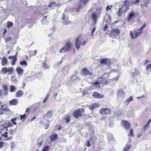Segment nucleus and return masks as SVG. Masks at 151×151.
Here are the masks:
<instances>
[{
    "label": "nucleus",
    "mask_w": 151,
    "mask_h": 151,
    "mask_svg": "<svg viewBox=\"0 0 151 151\" xmlns=\"http://www.w3.org/2000/svg\"><path fill=\"white\" fill-rule=\"evenodd\" d=\"M89 0H80L79 1L78 7L73 8V10L76 12H79L81 9H83V5L85 6L88 3Z\"/></svg>",
    "instance_id": "obj_1"
},
{
    "label": "nucleus",
    "mask_w": 151,
    "mask_h": 151,
    "mask_svg": "<svg viewBox=\"0 0 151 151\" xmlns=\"http://www.w3.org/2000/svg\"><path fill=\"white\" fill-rule=\"evenodd\" d=\"M84 112V109L83 108L78 109L75 110L73 113V116L76 118L78 119L82 116V113Z\"/></svg>",
    "instance_id": "obj_2"
},
{
    "label": "nucleus",
    "mask_w": 151,
    "mask_h": 151,
    "mask_svg": "<svg viewBox=\"0 0 151 151\" xmlns=\"http://www.w3.org/2000/svg\"><path fill=\"white\" fill-rule=\"evenodd\" d=\"M80 78L79 77H77L75 75H73L70 78V80L68 84L69 86H71L72 84L76 83L80 80Z\"/></svg>",
    "instance_id": "obj_3"
},
{
    "label": "nucleus",
    "mask_w": 151,
    "mask_h": 151,
    "mask_svg": "<svg viewBox=\"0 0 151 151\" xmlns=\"http://www.w3.org/2000/svg\"><path fill=\"white\" fill-rule=\"evenodd\" d=\"M120 33V31L119 29H114L111 31L110 36L114 38H118Z\"/></svg>",
    "instance_id": "obj_4"
},
{
    "label": "nucleus",
    "mask_w": 151,
    "mask_h": 151,
    "mask_svg": "<svg viewBox=\"0 0 151 151\" xmlns=\"http://www.w3.org/2000/svg\"><path fill=\"white\" fill-rule=\"evenodd\" d=\"M100 14L98 12H93L91 13V17L93 19V24L95 26L97 22V19L99 18Z\"/></svg>",
    "instance_id": "obj_5"
},
{
    "label": "nucleus",
    "mask_w": 151,
    "mask_h": 151,
    "mask_svg": "<svg viewBox=\"0 0 151 151\" xmlns=\"http://www.w3.org/2000/svg\"><path fill=\"white\" fill-rule=\"evenodd\" d=\"M14 70V69L12 67H10L9 69H7L6 67H4L1 70V73L5 74L8 72L9 74H11L12 73Z\"/></svg>",
    "instance_id": "obj_6"
},
{
    "label": "nucleus",
    "mask_w": 151,
    "mask_h": 151,
    "mask_svg": "<svg viewBox=\"0 0 151 151\" xmlns=\"http://www.w3.org/2000/svg\"><path fill=\"white\" fill-rule=\"evenodd\" d=\"M68 17L67 14H65V12L63 14V17H62V19L63 20V23L65 25L68 24L69 23V22L68 20Z\"/></svg>",
    "instance_id": "obj_7"
},
{
    "label": "nucleus",
    "mask_w": 151,
    "mask_h": 151,
    "mask_svg": "<svg viewBox=\"0 0 151 151\" xmlns=\"http://www.w3.org/2000/svg\"><path fill=\"white\" fill-rule=\"evenodd\" d=\"M100 113L103 115H107L110 114V110L108 108H102L100 111Z\"/></svg>",
    "instance_id": "obj_8"
},
{
    "label": "nucleus",
    "mask_w": 151,
    "mask_h": 151,
    "mask_svg": "<svg viewBox=\"0 0 151 151\" xmlns=\"http://www.w3.org/2000/svg\"><path fill=\"white\" fill-rule=\"evenodd\" d=\"M79 41V38H77L76 41L75 43V46L77 50H78L80 48V45L84 46L86 43V41H84L82 43H80L78 45V42Z\"/></svg>",
    "instance_id": "obj_9"
},
{
    "label": "nucleus",
    "mask_w": 151,
    "mask_h": 151,
    "mask_svg": "<svg viewBox=\"0 0 151 151\" xmlns=\"http://www.w3.org/2000/svg\"><path fill=\"white\" fill-rule=\"evenodd\" d=\"M127 10V9H125L122 7V8L118 9V11L116 12V14L118 17H120L123 12L125 13Z\"/></svg>",
    "instance_id": "obj_10"
},
{
    "label": "nucleus",
    "mask_w": 151,
    "mask_h": 151,
    "mask_svg": "<svg viewBox=\"0 0 151 151\" xmlns=\"http://www.w3.org/2000/svg\"><path fill=\"white\" fill-rule=\"evenodd\" d=\"M42 139V135H41L37 139L36 144L37 145V147H40L42 145V143L43 142V139Z\"/></svg>",
    "instance_id": "obj_11"
},
{
    "label": "nucleus",
    "mask_w": 151,
    "mask_h": 151,
    "mask_svg": "<svg viewBox=\"0 0 151 151\" xmlns=\"http://www.w3.org/2000/svg\"><path fill=\"white\" fill-rule=\"evenodd\" d=\"M133 0H125L123 4V6L122 7L125 9H127V10L128 9V7L127 6V5L131 2L132 4L133 3Z\"/></svg>",
    "instance_id": "obj_12"
},
{
    "label": "nucleus",
    "mask_w": 151,
    "mask_h": 151,
    "mask_svg": "<svg viewBox=\"0 0 151 151\" xmlns=\"http://www.w3.org/2000/svg\"><path fill=\"white\" fill-rule=\"evenodd\" d=\"M122 127L127 129H129L130 127V125L128 122L126 121H123L122 122Z\"/></svg>",
    "instance_id": "obj_13"
},
{
    "label": "nucleus",
    "mask_w": 151,
    "mask_h": 151,
    "mask_svg": "<svg viewBox=\"0 0 151 151\" xmlns=\"http://www.w3.org/2000/svg\"><path fill=\"white\" fill-rule=\"evenodd\" d=\"M93 96L96 98H101L104 97V95L101 94L96 92H94L93 93Z\"/></svg>",
    "instance_id": "obj_14"
},
{
    "label": "nucleus",
    "mask_w": 151,
    "mask_h": 151,
    "mask_svg": "<svg viewBox=\"0 0 151 151\" xmlns=\"http://www.w3.org/2000/svg\"><path fill=\"white\" fill-rule=\"evenodd\" d=\"M133 100V96H130L129 98L128 99L126 100L124 102V105L125 106H127L129 105V103L130 101H132Z\"/></svg>",
    "instance_id": "obj_15"
},
{
    "label": "nucleus",
    "mask_w": 151,
    "mask_h": 151,
    "mask_svg": "<svg viewBox=\"0 0 151 151\" xmlns=\"http://www.w3.org/2000/svg\"><path fill=\"white\" fill-rule=\"evenodd\" d=\"M82 72L84 75H91L93 73H91L86 68H84L82 70Z\"/></svg>",
    "instance_id": "obj_16"
},
{
    "label": "nucleus",
    "mask_w": 151,
    "mask_h": 151,
    "mask_svg": "<svg viewBox=\"0 0 151 151\" xmlns=\"http://www.w3.org/2000/svg\"><path fill=\"white\" fill-rule=\"evenodd\" d=\"M53 115V111L50 110L46 113L44 116L45 118H50Z\"/></svg>",
    "instance_id": "obj_17"
},
{
    "label": "nucleus",
    "mask_w": 151,
    "mask_h": 151,
    "mask_svg": "<svg viewBox=\"0 0 151 151\" xmlns=\"http://www.w3.org/2000/svg\"><path fill=\"white\" fill-rule=\"evenodd\" d=\"M72 46V44L69 42H68L66 43L65 45L63 47L64 49H65V50H67L68 51L71 48Z\"/></svg>",
    "instance_id": "obj_18"
},
{
    "label": "nucleus",
    "mask_w": 151,
    "mask_h": 151,
    "mask_svg": "<svg viewBox=\"0 0 151 151\" xmlns=\"http://www.w3.org/2000/svg\"><path fill=\"white\" fill-rule=\"evenodd\" d=\"M117 96L118 97H124V93L123 91L120 90H118L117 92Z\"/></svg>",
    "instance_id": "obj_19"
},
{
    "label": "nucleus",
    "mask_w": 151,
    "mask_h": 151,
    "mask_svg": "<svg viewBox=\"0 0 151 151\" xmlns=\"http://www.w3.org/2000/svg\"><path fill=\"white\" fill-rule=\"evenodd\" d=\"M16 70L18 74L19 75H20L22 74L24 71V70L21 68L18 67L16 69Z\"/></svg>",
    "instance_id": "obj_20"
},
{
    "label": "nucleus",
    "mask_w": 151,
    "mask_h": 151,
    "mask_svg": "<svg viewBox=\"0 0 151 151\" xmlns=\"http://www.w3.org/2000/svg\"><path fill=\"white\" fill-rule=\"evenodd\" d=\"M135 17V16L134 12H131L129 13L128 15V20L129 21L132 18Z\"/></svg>",
    "instance_id": "obj_21"
},
{
    "label": "nucleus",
    "mask_w": 151,
    "mask_h": 151,
    "mask_svg": "<svg viewBox=\"0 0 151 151\" xmlns=\"http://www.w3.org/2000/svg\"><path fill=\"white\" fill-rule=\"evenodd\" d=\"M50 139L51 141L55 140L58 139V136L56 133L52 134L51 137Z\"/></svg>",
    "instance_id": "obj_22"
},
{
    "label": "nucleus",
    "mask_w": 151,
    "mask_h": 151,
    "mask_svg": "<svg viewBox=\"0 0 151 151\" xmlns=\"http://www.w3.org/2000/svg\"><path fill=\"white\" fill-rule=\"evenodd\" d=\"M18 101L17 99H14L10 101V104L12 105H16L18 104Z\"/></svg>",
    "instance_id": "obj_23"
},
{
    "label": "nucleus",
    "mask_w": 151,
    "mask_h": 151,
    "mask_svg": "<svg viewBox=\"0 0 151 151\" xmlns=\"http://www.w3.org/2000/svg\"><path fill=\"white\" fill-rule=\"evenodd\" d=\"M2 65L3 66H6V65L7 63V59L5 57L2 58Z\"/></svg>",
    "instance_id": "obj_24"
},
{
    "label": "nucleus",
    "mask_w": 151,
    "mask_h": 151,
    "mask_svg": "<svg viewBox=\"0 0 151 151\" xmlns=\"http://www.w3.org/2000/svg\"><path fill=\"white\" fill-rule=\"evenodd\" d=\"M24 94L23 92L21 90L18 91L16 93V96L17 97H20L22 96Z\"/></svg>",
    "instance_id": "obj_25"
},
{
    "label": "nucleus",
    "mask_w": 151,
    "mask_h": 151,
    "mask_svg": "<svg viewBox=\"0 0 151 151\" xmlns=\"http://www.w3.org/2000/svg\"><path fill=\"white\" fill-rule=\"evenodd\" d=\"M100 84L99 81L95 82L92 83V85L95 86L96 88L97 89L99 88Z\"/></svg>",
    "instance_id": "obj_26"
},
{
    "label": "nucleus",
    "mask_w": 151,
    "mask_h": 151,
    "mask_svg": "<svg viewBox=\"0 0 151 151\" xmlns=\"http://www.w3.org/2000/svg\"><path fill=\"white\" fill-rule=\"evenodd\" d=\"M130 36L132 38L135 39L136 37H137V35H136V34L135 33H134V32L133 33L132 31H130Z\"/></svg>",
    "instance_id": "obj_27"
},
{
    "label": "nucleus",
    "mask_w": 151,
    "mask_h": 151,
    "mask_svg": "<svg viewBox=\"0 0 151 151\" xmlns=\"http://www.w3.org/2000/svg\"><path fill=\"white\" fill-rule=\"evenodd\" d=\"M56 3L55 2H53L52 3H50L48 5V7L50 8L51 9H54L56 6Z\"/></svg>",
    "instance_id": "obj_28"
},
{
    "label": "nucleus",
    "mask_w": 151,
    "mask_h": 151,
    "mask_svg": "<svg viewBox=\"0 0 151 151\" xmlns=\"http://www.w3.org/2000/svg\"><path fill=\"white\" fill-rule=\"evenodd\" d=\"M107 59H103L101 60L100 62L101 64H107Z\"/></svg>",
    "instance_id": "obj_29"
},
{
    "label": "nucleus",
    "mask_w": 151,
    "mask_h": 151,
    "mask_svg": "<svg viewBox=\"0 0 151 151\" xmlns=\"http://www.w3.org/2000/svg\"><path fill=\"white\" fill-rule=\"evenodd\" d=\"M104 19L106 20V21H110L111 17L109 15L106 14L104 18Z\"/></svg>",
    "instance_id": "obj_30"
},
{
    "label": "nucleus",
    "mask_w": 151,
    "mask_h": 151,
    "mask_svg": "<svg viewBox=\"0 0 151 151\" xmlns=\"http://www.w3.org/2000/svg\"><path fill=\"white\" fill-rule=\"evenodd\" d=\"M50 149V147L49 145H46L43 148L42 151H49Z\"/></svg>",
    "instance_id": "obj_31"
},
{
    "label": "nucleus",
    "mask_w": 151,
    "mask_h": 151,
    "mask_svg": "<svg viewBox=\"0 0 151 151\" xmlns=\"http://www.w3.org/2000/svg\"><path fill=\"white\" fill-rule=\"evenodd\" d=\"M13 25V22H11L8 21L7 23V27L9 28L12 27Z\"/></svg>",
    "instance_id": "obj_32"
},
{
    "label": "nucleus",
    "mask_w": 151,
    "mask_h": 151,
    "mask_svg": "<svg viewBox=\"0 0 151 151\" xmlns=\"http://www.w3.org/2000/svg\"><path fill=\"white\" fill-rule=\"evenodd\" d=\"M131 146L130 145L127 144L124 147V151H127Z\"/></svg>",
    "instance_id": "obj_33"
},
{
    "label": "nucleus",
    "mask_w": 151,
    "mask_h": 151,
    "mask_svg": "<svg viewBox=\"0 0 151 151\" xmlns=\"http://www.w3.org/2000/svg\"><path fill=\"white\" fill-rule=\"evenodd\" d=\"M147 71L151 72V63L148 65L146 67Z\"/></svg>",
    "instance_id": "obj_34"
},
{
    "label": "nucleus",
    "mask_w": 151,
    "mask_h": 151,
    "mask_svg": "<svg viewBox=\"0 0 151 151\" xmlns=\"http://www.w3.org/2000/svg\"><path fill=\"white\" fill-rule=\"evenodd\" d=\"M11 80L14 82V83H16L17 81V79L16 78L15 76H12L11 77Z\"/></svg>",
    "instance_id": "obj_35"
},
{
    "label": "nucleus",
    "mask_w": 151,
    "mask_h": 151,
    "mask_svg": "<svg viewBox=\"0 0 151 151\" xmlns=\"http://www.w3.org/2000/svg\"><path fill=\"white\" fill-rule=\"evenodd\" d=\"M6 106V104H4L1 106V107L0 108V114H4V112L3 111V108Z\"/></svg>",
    "instance_id": "obj_36"
},
{
    "label": "nucleus",
    "mask_w": 151,
    "mask_h": 151,
    "mask_svg": "<svg viewBox=\"0 0 151 151\" xmlns=\"http://www.w3.org/2000/svg\"><path fill=\"white\" fill-rule=\"evenodd\" d=\"M64 120L66 123H68L70 121V117L68 116H65L64 118Z\"/></svg>",
    "instance_id": "obj_37"
},
{
    "label": "nucleus",
    "mask_w": 151,
    "mask_h": 151,
    "mask_svg": "<svg viewBox=\"0 0 151 151\" xmlns=\"http://www.w3.org/2000/svg\"><path fill=\"white\" fill-rule=\"evenodd\" d=\"M16 133V130L10 129L9 131V133L10 135H13Z\"/></svg>",
    "instance_id": "obj_38"
},
{
    "label": "nucleus",
    "mask_w": 151,
    "mask_h": 151,
    "mask_svg": "<svg viewBox=\"0 0 151 151\" xmlns=\"http://www.w3.org/2000/svg\"><path fill=\"white\" fill-rule=\"evenodd\" d=\"M16 88L14 86H11L10 87V92H14Z\"/></svg>",
    "instance_id": "obj_39"
},
{
    "label": "nucleus",
    "mask_w": 151,
    "mask_h": 151,
    "mask_svg": "<svg viewBox=\"0 0 151 151\" xmlns=\"http://www.w3.org/2000/svg\"><path fill=\"white\" fill-rule=\"evenodd\" d=\"M108 138L109 140H112L114 139V137L111 134H110L108 135Z\"/></svg>",
    "instance_id": "obj_40"
},
{
    "label": "nucleus",
    "mask_w": 151,
    "mask_h": 151,
    "mask_svg": "<svg viewBox=\"0 0 151 151\" xmlns=\"http://www.w3.org/2000/svg\"><path fill=\"white\" fill-rule=\"evenodd\" d=\"M20 64L21 66H22L23 65H25L26 66H27V63L26 61L25 60L21 61L20 63Z\"/></svg>",
    "instance_id": "obj_41"
},
{
    "label": "nucleus",
    "mask_w": 151,
    "mask_h": 151,
    "mask_svg": "<svg viewBox=\"0 0 151 151\" xmlns=\"http://www.w3.org/2000/svg\"><path fill=\"white\" fill-rule=\"evenodd\" d=\"M133 130L132 129H130V132L129 134H128L129 137V139H130V137H132L133 136Z\"/></svg>",
    "instance_id": "obj_42"
},
{
    "label": "nucleus",
    "mask_w": 151,
    "mask_h": 151,
    "mask_svg": "<svg viewBox=\"0 0 151 151\" xmlns=\"http://www.w3.org/2000/svg\"><path fill=\"white\" fill-rule=\"evenodd\" d=\"M42 65L43 68L45 69L46 68L48 69L49 68V67L47 65L45 62H43V63Z\"/></svg>",
    "instance_id": "obj_43"
},
{
    "label": "nucleus",
    "mask_w": 151,
    "mask_h": 151,
    "mask_svg": "<svg viewBox=\"0 0 151 151\" xmlns=\"http://www.w3.org/2000/svg\"><path fill=\"white\" fill-rule=\"evenodd\" d=\"M100 82V84H101V83H103L104 84L106 85L107 84V82L106 81L105 79H103L102 81H99Z\"/></svg>",
    "instance_id": "obj_44"
},
{
    "label": "nucleus",
    "mask_w": 151,
    "mask_h": 151,
    "mask_svg": "<svg viewBox=\"0 0 151 151\" xmlns=\"http://www.w3.org/2000/svg\"><path fill=\"white\" fill-rule=\"evenodd\" d=\"M133 32H134V33H135V34H136V35H137V37L138 36L140 35L141 33H142L143 32L142 31H141L140 32H136L135 29L133 30Z\"/></svg>",
    "instance_id": "obj_45"
},
{
    "label": "nucleus",
    "mask_w": 151,
    "mask_h": 151,
    "mask_svg": "<svg viewBox=\"0 0 151 151\" xmlns=\"http://www.w3.org/2000/svg\"><path fill=\"white\" fill-rule=\"evenodd\" d=\"M47 16H44L43 17L42 19V23L45 24V23L44 22V21H46L47 19Z\"/></svg>",
    "instance_id": "obj_46"
},
{
    "label": "nucleus",
    "mask_w": 151,
    "mask_h": 151,
    "mask_svg": "<svg viewBox=\"0 0 151 151\" xmlns=\"http://www.w3.org/2000/svg\"><path fill=\"white\" fill-rule=\"evenodd\" d=\"M96 108L95 104H93L92 105H90L89 106V109L91 110H93Z\"/></svg>",
    "instance_id": "obj_47"
},
{
    "label": "nucleus",
    "mask_w": 151,
    "mask_h": 151,
    "mask_svg": "<svg viewBox=\"0 0 151 151\" xmlns=\"http://www.w3.org/2000/svg\"><path fill=\"white\" fill-rule=\"evenodd\" d=\"M11 38L10 37H8L5 39V42L6 43L8 42L11 41Z\"/></svg>",
    "instance_id": "obj_48"
},
{
    "label": "nucleus",
    "mask_w": 151,
    "mask_h": 151,
    "mask_svg": "<svg viewBox=\"0 0 151 151\" xmlns=\"http://www.w3.org/2000/svg\"><path fill=\"white\" fill-rule=\"evenodd\" d=\"M17 58L14 59L11 62V64L12 65H14L15 64V62L17 61Z\"/></svg>",
    "instance_id": "obj_49"
},
{
    "label": "nucleus",
    "mask_w": 151,
    "mask_h": 151,
    "mask_svg": "<svg viewBox=\"0 0 151 151\" xmlns=\"http://www.w3.org/2000/svg\"><path fill=\"white\" fill-rule=\"evenodd\" d=\"M134 70H135V72H134V73L135 75H139V72L138 70L136 68H135Z\"/></svg>",
    "instance_id": "obj_50"
},
{
    "label": "nucleus",
    "mask_w": 151,
    "mask_h": 151,
    "mask_svg": "<svg viewBox=\"0 0 151 151\" xmlns=\"http://www.w3.org/2000/svg\"><path fill=\"white\" fill-rule=\"evenodd\" d=\"M17 57V55H14L13 56H9L8 57L9 59H15Z\"/></svg>",
    "instance_id": "obj_51"
},
{
    "label": "nucleus",
    "mask_w": 151,
    "mask_h": 151,
    "mask_svg": "<svg viewBox=\"0 0 151 151\" xmlns=\"http://www.w3.org/2000/svg\"><path fill=\"white\" fill-rule=\"evenodd\" d=\"M147 3L150 4L151 3V0H147L146 1V3H145V6L146 7H147L148 6Z\"/></svg>",
    "instance_id": "obj_52"
},
{
    "label": "nucleus",
    "mask_w": 151,
    "mask_h": 151,
    "mask_svg": "<svg viewBox=\"0 0 151 151\" xmlns=\"http://www.w3.org/2000/svg\"><path fill=\"white\" fill-rule=\"evenodd\" d=\"M148 126L146 124H145V126H144L143 128V131H145L146 129H148Z\"/></svg>",
    "instance_id": "obj_53"
},
{
    "label": "nucleus",
    "mask_w": 151,
    "mask_h": 151,
    "mask_svg": "<svg viewBox=\"0 0 151 151\" xmlns=\"http://www.w3.org/2000/svg\"><path fill=\"white\" fill-rule=\"evenodd\" d=\"M60 65V63H58L54 65L53 67L55 68L56 69Z\"/></svg>",
    "instance_id": "obj_54"
},
{
    "label": "nucleus",
    "mask_w": 151,
    "mask_h": 151,
    "mask_svg": "<svg viewBox=\"0 0 151 151\" xmlns=\"http://www.w3.org/2000/svg\"><path fill=\"white\" fill-rule=\"evenodd\" d=\"M15 145L14 142L11 143V149H12L13 148H14L15 147Z\"/></svg>",
    "instance_id": "obj_55"
},
{
    "label": "nucleus",
    "mask_w": 151,
    "mask_h": 151,
    "mask_svg": "<svg viewBox=\"0 0 151 151\" xmlns=\"http://www.w3.org/2000/svg\"><path fill=\"white\" fill-rule=\"evenodd\" d=\"M108 25L107 24H105L104 27V31L105 32L108 29Z\"/></svg>",
    "instance_id": "obj_56"
},
{
    "label": "nucleus",
    "mask_w": 151,
    "mask_h": 151,
    "mask_svg": "<svg viewBox=\"0 0 151 151\" xmlns=\"http://www.w3.org/2000/svg\"><path fill=\"white\" fill-rule=\"evenodd\" d=\"M86 146L88 147H89L90 146V141L89 140H88L86 143Z\"/></svg>",
    "instance_id": "obj_57"
},
{
    "label": "nucleus",
    "mask_w": 151,
    "mask_h": 151,
    "mask_svg": "<svg viewBox=\"0 0 151 151\" xmlns=\"http://www.w3.org/2000/svg\"><path fill=\"white\" fill-rule=\"evenodd\" d=\"M4 91H7L8 90V88L7 87L5 86L4 85V86L3 87Z\"/></svg>",
    "instance_id": "obj_58"
},
{
    "label": "nucleus",
    "mask_w": 151,
    "mask_h": 151,
    "mask_svg": "<svg viewBox=\"0 0 151 151\" xmlns=\"http://www.w3.org/2000/svg\"><path fill=\"white\" fill-rule=\"evenodd\" d=\"M96 30V27H94L93 28L92 30H91V36H93V34L94 32Z\"/></svg>",
    "instance_id": "obj_59"
},
{
    "label": "nucleus",
    "mask_w": 151,
    "mask_h": 151,
    "mask_svg": "<svg viewBox=\"0 0 151 151\" xmlns=\"http://www.w3.org/2000/svg\"><path fill=\"white\" fill-rule=\"evenodd\" d=\"M146 26L145 24H144L140 28L138 29L139 31H141L143 29V28L145 27Z\"/></svg>",
    "instance_id": "obj_60"
},
{
    "label": "nucleus",
    "mask_w": 151,
    "mask_h": 151,
    "mask_svg": "<svg viewBox=\"0 0 151 151\" xmlns=\"http://www.w3.org/2000/svg\"><path fill=\"white\" fill-rule=\"evenodd\" d=\"M61 141L63 142H66V139L64 138H62L61 139Z\"/></svg>",
    "instance_id": "obj_61"
},
{
    "label": "nucleus",
    "mask_w": 151,
    "mask_h": 151,
    "mask_svg": "<svg viewBox=\"0 0 151 151\" xmlns=\"http://www.w3.org/2000/svg\"><path fill=\"white\" fill-rule=\"evenodd\" d=\"M13 126V125L12 123H9L6 126L8 128L12 127Z\"/></svg>",
    "instance_id": "obj_62"
},
{
    "label": "nucleus",
    "mask_w": 151,
    "mask_h": 151,
    "mask_svg": "<svg viewBox=\"0 0 151 151\" xmlns=\"http://www.w3.org/2000/svg\"><path fill=\"white\" fill-rule=\"evenodd\" d=\"M6 106H5V107H4L3 108V111H4V112H6L7 111V109L6 107Z\"/></svg>",
    "instance_id": "obj_63"
},
{
    "label": "nucleus",
    "mask_w": 151,
    "mask_h": 151,
    "mask_svg": "<svg viewBox=\"0 0 151 151\" xmlns=\"http://www.w3.org/2000/svg\"><path fill=\"white\" fill-rule=\"evenodd\" d=\"M11 121L12 122L13 124H14L15 125L17 124V123L16 122H15V121L13 119H12L11 120Z\"/></svg>",
    "instance_id": "obj_64"
}]
</instances>
